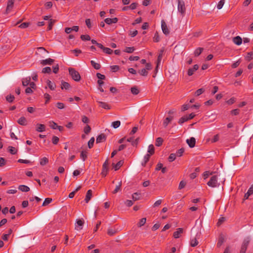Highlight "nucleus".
I'll use <instances>...</instances> for the list:
<instances>
[{
    "instance_id": "obj_52",
    "label": "nucleus",
    "mask_w": 253,
    "mask_h": 253,
    "mask_svg": "<svg viewBox=\"0 0 253 253\" xmlns=\"http://www.w3.org/2000/svg\"><path fill=\"white\" fill-rule=\"evenodd\" d=\"M103 51L108 54H111L113 52V50L111 49L105 47H104Z\"/></svg>"
},
{
    "instance_id": "obj_33",
    "label": "nucleus",
    "mask_w": 253,
    "mask_h": 253,
    "mask_svg": "<svg viewBox=\"0 0 253 253\" xmlns=\"http://www.w3.org/2000/svg\"><path fill=\"white\" fill-rule=\"evenodd\" d=\"M122 186V181H120L118 185L116 186L115 189L112 192L113 194H116L121 190Z\"/></svg>"
},
{
    "instance_id": "obj_15",
    "label": "nucleus",
    "mask_w": 253,
    "mask_h": 253,
    "mask_svg": "<svg viewBox=\"0 0 253 253\" xmlns=\"http://www.w3.org/2000/svg\"><path fill=\"white\" fill-rule=\"evenodd\" d=\"M36 131L38 132H42L45 130V126L43 124H37L36 125Z\"/></svg>"
},
{
    "instance_id": "obj_48",
    "label": "nucleus",
    "mask_w": 253,
    "mask_h": 253,
    "mask_svg": "<svg viewBox=\"0 0 253 253\" xmlns=\"http://www.w3.org/2000/svg\"><path fill=\"white\" fill-rule=\"evenodd\" d=\"M94 140L95 139L93 137H91L90 139L89 140L88 142V147L89 148H91L93 147Z\"/></svg>"
},
{
    "instance_id": "obj_59",
    "label": "nucleus",
    "mask_w": 253,
    "mask_h": 253,
    "mask_svg": "<svg viewBox=\"0 0 253 253\" xmlns=\"http://www.w3.org/2000/svg\"><path fill=\"white\" fill-rule=\"evenodd\" d=\"M49 123H50L49 126L52 129H55L58 127L57 124L53 121L50 122Z\"/></svg>"
},
{
    "instance_id": "obj_27",
    "label": "nucleus",
    "mask_w": 253,
    "mask_h": 253,
    "mask_svg": "<svg viewBox=\"0 0 253 253\" xmlns=\"http://www.w3.org/2000/svg\"><path fill=\"white\" fill-rule=\"evenodd\" d=\"M49 160L48 158L43 157L40 160V165L42 166H44L48 163Z\"/></svg>"
},
{
    "instance_id": "obj_47",
    "label": "nucleus",
    "mask_w": 253,
    "mask_h": 253,
    "mask_svg": "<svg viewBox=\"0 0 253 253\" xmlns=\"http://www.w3.org/2000/svg\"><path fill=\"white\" fill-rule=\"evenodd\" d=\"M205 91V89L203 88L198 89L195 92V95L196 96H198L201 94H202Z\"/></svg>"
},
{
    "instance_id": "obj_46",
    "label": "nucleus",
    "mask_w": 253,
    "mask_h": 253,
    "mask_svg": "<svg viewBox=\"0 0 253 253\" xmlns=\"http://www.w3.org/2000/svg\"><path fill=\"white\" fill-rule=\"evenodd\" d=\"M42 73H48L50 74L51 72V68L49 67H46L42 69Z\"/></svg>"
},
{
    "instance_id": "obj_49",
    "label": "nucleus",
    "mask_w": 253,
    "mask_h": 253,
    "mask_svg": "<svg viewBox=\"0 0 253 253\" xmlns=\"http://www.w3.org/2000/svg\"><path fill=\"white\" fill-rule=\"evenodd\" d=\"M81 39L83 41L90 40V37L88 35H82L81 36Z\"/></svg>"
},
{
    "instance_id": "obj_20",
    "label": "nucleus",
    "mask_w": 253,
    "mask_h": 253,
    "mask_svg": "<svg viewBox=\"0 0 253 253\" xmlns=\"http://www.w3.org/2000/svg\"><path fill=\"white\" fill-rule=\"evenodd\" d=\"M46 83L47 84L48 87L50 88L51 90H55L56 88V85L54 83L51 82V81L47 80L46 81Z\"/></svg>"
},
{
    "instance_id": "obj_38",
    "label": "nucleus",
    "mask_w": 253,
    "mask_h": 253,
    "mask_svg": "<svg viewBox=\"0 0 253 253\" xmlns=\"http://www.w3.org/2000/svg\"><path fill=\"white\" fill-rule=\"evenodd\" d=\"M135 50V48L134 47H126L125 49L124 50V52L131 53H132Z\"/></svg>"
},
{
    "instance_id": "obj_9",
    "label": "nucleus",
    "mask_w": 253,
    "mask_h": 253,
    "mask_svg": "<svg viewBox=\"0 0 253 253\" xmlns=\"http://www.w3.org/2000/svg\"><path fill=\"white\" fill-rule=\"evenodd\" d=\"M106 140V136L104 133H101L99 135L96 139V142L97 143H101L105 141Z\"/></svg>"
},
{
    "instance_id": "obj_4",
    "label": "nucleus",
    "mask_w": 253,
    "mask_h": 253,
    "mask_svg": "<svg viewBox=\"0 0 253 253\" xmlns=\"http://www.w3.org/2000/svg\"><path fill=\"white\" fill-rule=\"evenodd\" d=\"M249 243L250 240L248 238L244 239L241 246L240 253H246Z\"/></svg>"
},
{
    "instance_id": "obj_5",
    "label": "nucleus",
    "mask_w": 253,
    "mask_h": 253,
    "mask_svg": "<svg viewBox=\"0 0 253 253\" xmlns=\"http://www.w3.org/2000/svg\"><path fill=\"white\" fill-rule=\"evenodd\" d=\"M84 224V220L83 218L77 219L75 226V230L78 231L82 230Z\"/></svg>"
},
{
    "instance_id": "obj_62",
    "label": "nucleus",
    "mask_w": 253,
    "mask_h": 253,
    "mask_svg": "<svg viewBox=\"0 0 253 253\" xmlns=\"http://www.w3.org/2000/svg\"><path fill=\"white\" fill-rule=\"evenodd\" d=\"M29 24H30V23L28 22H24V23H22V24H21L19 26V27L20 28H22V29H25V28L28 27V26L29 25Z\"/></svg>"
},
{
    "instance_id": "obj_25",
    "label": "nucleus",
    "mask_w": 253,
    "mask_h": 253,
    "mask_svg": "<svg viewBox=\"0 0 253 253\" xmlns=\"http://www.w3.org/2000/svg\"><path fill=\"white\" fill-rule=\"evenodd\" d=\"M199 242L197 239L196 237L190 240V245L192 247H195L197 246Z\"/></svg>"
},
{
    "instance_id": "obj_51",
    "label": "nucleus",
    "mask_w": 253,
    "mask_h": 253,
    "mask_svg": "<svg viewBox=\"0 0 253 253\" xmlns=\"http://www.w3.org/2000/svg\"><path fill=\"white\" fill-rule=\"evenodd\" d=\"M176 154L171 153L170 154L168 158L169 161L170 162H173L176 158Z\"/></svg>"
},
{
    "instance_id": "obj_45",
    "label": "nucleus",
    "mask_w": 253,
    "mask_h": 253,
    "mask_svg": "<svg viewBox=\"0 0 253 253\" xmlns=\"http://www.w3.org/2000/svg\"><path fill=\"white\" fill-rule=\"evenodd\" d=\"M120 125H121V122L120 121H116L113 122L112 123V126L114 128H117L119 127L120 126Z\"/></svg>"
},
{
    "instance_id": "obj_12",
    "label": "nucleus",
    "mask_w": 253,
    "mask_h": 253,
    "mask_svg": "<svg viewBox=\"0 0 253 253\" xmlns=\"http://www.w3.org/2000/svg\"><path fill=\"white\" fill-rule=\"evenodd\" d=\"M54 61V59L49 58L48 59L41 60V64L42 65H51Z\"/></svg>"
},
{
    "instance_id": "obj_35",
    "label": "nucleus",
    "mask_w": 253,
    "mask_h": 253,
    "mask_svg": "<svg viewBox=\"0 0 253 253\" xmlns=\"http://www.w3.org/2000/svg\"><path fill=\"white\" fill-rule=\"evenodd\" d=\"M141 76L146 77L148 74V71L145 69L143 68L141 70H139L138 72Z\"/></svg>"
},
{
    "instance_id": "obj_1",
    "label": "nucleus",
    "mask_w": 253,
    "mask_h": 253,
    "mask_svg": "<svg viewBox=\"0 0 253 253\" xmlns=\"http://www.w3.org/2000/svg\"><path fill=\"white\" fill-rule=\"evenodd\" d=\"M68 70L69 74L73 80L76 82H79L81 80V77L78 71L73 68H69Z\"/></svg>"
},
{
    "instance_id": "obj_18",
    "label": "nucleus",
    "mask_w": 253,
    "mask_h": 253,
    "mask_svg": "<svg viewBox=\"0 0 253 253\" xmlns=\"http://www.w3.org/2000/svg\"><path fill=\"white\" fill-rule=\"evenodd\" d=\"M233 42L236 44L239 45L241 44L242 42V39L240 36H236L233 38Z\"/></svg>"
},
{
    "instance_id": "obj_36",
    "label": "nucleus",
    "mask_w": 253,
    "mask_h": 253,
    "mask_svg": "<svg viewBox=\"0 0 253 253\" xmlns=\"http://www.w3.org/2000/svg\"><path fill=\"white\" fill-rule=\"evenodd\" d=\"M131 92L134 95H137L139 93V90L136 86H133L131 88Z\"/></svg>"
},
{
    "instance_id": "obj_57",
    "label": "nucleus",
    "mask_w": 253,
    "mask_h": 253,
    "mask_svg": "<svg viewBox=\"0 0 253 253\" xmlns=\"http://www.w3.org/2000/svg\"><path fill=\"white\" fill-rule=\"evenodd\" d=\"M153 40H154V42H159L160 41V37H159L158 32H156L155 33V35H154V36L153 38Z\"/></svg>"
},
{
    "instance_id": "obj_61",
    "label": "nucleus",
    "mask_w": 253,
    "mask_h": 253,
    "mask_svg": "<svg viewBox=\"0 0 253 253\" xmlns=\"http://www.w3.org/2000/svg\"><path fill=\"white\" fill-rule=\"evenodd\" d=\"M6 163V161L5 159L2 157L0 158V167H2L5 165Z\"/></svg>"
},
{
    "instance_id": "obj_19",
    "label": "nucleus",
    "mask_w": 253,
    "mask_h": 253,
    "mask_svg": "<svg viewBox=\"0 0 253 253\" xmlns=\"http://www.w3.org/2000/svg\"><path fill=\"white\" fill-rule=\"evenodd\" d=\"M123 164H124V161L122 160H121V161H119L116 164L113 163L112 165H113V168L115 169V170H117L123 165Z\"/></svg>"
},
{
    "instance_id": "obj_58",
    "label": "nucleus",
    "mask_w": 253,
    "mask_h": 253,
    "mask_svg": "<svg viewBox=\"0 0 253 253\" xmlns=\"http://www.w3.org/2000/svg\"><path fill=\"white\" fill-rule=\"evenodd\" d=\"M224 2H225V0H220L218 4H217V8L218 9H220L221 8H222V6H223L224 4Z\"/></svg>"
},
{
    "instance_id": "obj_41",
    "label": "nucleus",
    "mask_w": 253,
    "mask_h": 253,
    "mask_svg": "<svg viewBox=\"0 0 253 253\" xmlns=\"http://www.w3.org/2000/svg\"><path fill=\"white\" fill-rule=\"evenodd\" d=\"M146 222V218H141L138 223L137 224V226L139 227H140L142 226H143Z\"/></svg>"
},
{
    "instance_id": "obj_17",
    "label": "nucleus",
    "mask_w": 253,
    "mask_h": 253,
    "mask_svg": "<svg viewBox=\"0 0 253 253\" xmlns=\"http://www.w3.org/2000/svg\"><path fill=\"white\" fill-rule=\"evenodd\" d=\"M17 123L22 126H26L27 124V121L25 117H21L17 121Z\"/></svg>"
},
{
    "instance_id": "obj_10",
    "label": "nucleus",
    "mask_w": 253,
    "mask_h": 253,
    "mask_svg": "<svg viewBox=\"0 0 253 253\" xmlns=\"http://www.w3.org/2000/svg\"><path fill=\"white\" fill-rule=\"evenodd\" d=\"M186 143L190 148H193L195 146L196 139L194 137H192L186 140Z\"/></svg>"
},
{
    "instance_id": "obj_8",
    "label": "nucleus",
    "mask_w": 253,
    "mask_h": 253,
    "mask_svg": "<svg viewBox=\"0 0 253 253\" xmlns=\"http://www.w3.org/2000/svg\"><path fill=\"white\" fill-rule=\"evenodd\" d=\"M118 20V18L117 17H114L113 18H107L105 19L104 22L106 24L111 25L112 24L117 23Z\"/></svg>"
},
{
    "instance_id": "obj_22",
    "label": "nucleus",
    "mask_w": 253,
    "mask_h": 253,
    "mask_svg": "<svg viewBox=\"0 0 253 253\" xmlns=\"http://www.w3.org/2000/svg\"><path fill=\"white\" fill-rule=\"evenodd\" d=\"M151 155L147 154L144 156L143 161L142 162L141 165L142 166L145 167L146 163L149 161Z\"/></svg>"
},
{
    "instance_id": "obj_2",
    "label": "nucleus",
    "mask_w": 253,
    "mask_h": 253,
    "mask_svg": "<svg viewBox=\"0 0 253 253\" xmlns=\"http://www.w3.org/2000/svg\"><path fill=\"white\" fill-rule=\"evenodd\" d=\"M207 184L210 187H216L218 184L217 176L213 175L211 176Z\"/></svg>"
},
{
    "instance_id": "obj_44",
    "label": "nucleus",
    "mask_w": 253,
    "mask_h": 253,
    "mask_svg": "<svg viewBox=\"0 0 253 253\" xmlns=\"http://www.w3.org/2000/svg\"><path fill=\"white\" fill-rule=\"evenodd\" d=\"M8 151L10 154H11L12 155H14L17 153V151L14 147H13L12 146H9L8 147Z\"/></svg>"
},
{
    "instance_id": "obj_7",
    "label": "nucleus",
    "mask_w": 253,
    "mask_h": 253,
    "mask_svg": "<svg viewBox=\"0 0 253 253\" xmlns=\"http://www.w3.org/2000/svg\"><path fill=\"white\" fill-rule=\"evenodd\" d=\"M161 26L163 33L166 35H169V31L164 20H162L161 21Z\"/></svg>"
},
{
    "instance_id": "obj_37",
    "label": "nucleus",
    "mask_w": 253,
    "mask_h": 253,
    "mask_svg": "<svg viewBox=\"0 0 253 253\" xmlns=\"http://www.w3.org/2000/svg\"><path fill=\"white\" fill-rule=\"evenodd\" d=\"M203 50V48L202 47H198L194 51V55L195 56H198L201 54Z\"/></svg>"
},
{
    "instance_id": "obj_21",
    "label": "nucleus",
    "mask_w": 253,
    "mask_h": 253,
    "mask_svg": "<svg viewBox=\"0 0 253 253\" xmlns=\"http://www.w3.org/2000/svg\"><path fill=\"white\" fill-rule=\"evenodd\" d=\"M92 196V190H88L87 191V193L86 194L85 198V201L86 203H87L89 200H90Z\"/></svg>"
},
{
    "instance_id": "obj_23",
    "label": "nucleus",
    "mask_w": 253,
    "mask_h": 253,
    "mask_svg": "<svg viewBox=\"0 0 253 253\" xmlns=\"http://www.w3.org/2000/svg\"><path fill=\"white\" fill-rule=\"evenodd\" d=\"M141 194L140 193L136 192L132 194V198L133 201H136L140 199Z\"/></svg>"
},
{
    "instance_id": "obj_24",
    "label": "nucleus",
    "mask_w": 253,
    "mask_h": 253,
    "mask_svg": "<svg viewBox=\"0 0 253 253\" xmlns=\"http://www.w3.org/2000/svg\"><path fill=\"white\" fill-rule=\"evenodd\" d=\"M117 230L115 228H109L107 230V234L109 236H113L117 233Z\"/></svg>"
},
{
    "instance_id": "obj_11",
    "label": "nucleus",
    "mask_w": 253,
    "mask_h": 253,
    "mask_svg": "<svg viewBox=\"0 0 253 253\" xmlns=\"http://www.w3.org/2000/svg\"><path fill=\"white\" fill-rule=\"evenodd\" d=\"M199 68V66L197 64L194 65L193 68H189L187 72V74L189 76L193 75L194 72L197 71Z\"/></svg>"
},
{
    "instance_id": "obj_55",
    "label": "nucleus",
    "mask_w": 253,
    "mask_h": 253,
    "mask_svg": "<svg viewBox=\"0 0 253 253\" xmlns=\"http://www.w3.org/2000/svg\"><path fill=\"white\" fill-rule=\"evenodd\" d=\"M91 130V127H90V126L88 125H87L84 128V132L87 134H88L90 131Z\"/></svg>"
},
{
    "instance_id": "obj_53",
    "label": "nucleus",
    "mask_w": 253,
    "mask_h": 253,
    "mask_svg": "<svg viewBox=\"0 0 253 253\" xmlns=\"http://www.w3.org/2000/svg\"><path fill=\"white\" fill-rule=\"evenodd\" d=\"M184 152V149L183 148H181L176 151V153L175 154L176 156H177L178 157H180L182 155Z\"/></svg>"
},
{
    "instance_id": "obj_16",
    "label": "nucleus",
    "mask_w": 253,
    "mask_h": 253,
    "mask_svg": "<svg viewBox=\"0 0 253 253\" xmlns=\"http://www.w3.org/2000/svg\"><path fill=\"white\" fill-rule=\"evenodd\" d=\"M173 116L167 117L163 121V125L165 127H167L169 124L173 120Z\"/></svg>"
},
{
    "instance_id": "obj_32",
    "label": "nucleus",
    "mask_w": 253,
    "mask_h": 253,
    "mask_svg": "<svg viewBox=\"0 0 253 253\" xmlns=\"http://www.w3.org/2000/svg\"><path fill=\"white\" fill-rule=\"evenodd\" d=\"M188 121V119H187V115L184 116H183L182 117H181V118L179 119V120L178 121V124L181 125L184 122H187Z\"/></svg>"
},
{
    "instance_id": "obj_50",
    "label": "nucleus",
    "mask_w": 253,
    "mask_h": 253,
    "mask_svg": "<svg viewBox=\"0 0 253 253\" xmlns=\"http://www.w3.org/2000/svg\"><path fill=\"white\" fill-rule=\"evenodd\" d=\"M108 170V168H102V172L101 174L103 177H105L107 175Z\"/></svg>"
},
{
    "instance_id": "obj_56",
    "label": "nucleus",
    "mask_w": 253,
    "mask_h": 253,
    "mask_svg": "<svg viewBox=\"0 0 253 253\" xmlns=\"http://www.w3.org/2000/svg\"><path fill=\"white\" fill-rule=\"evenodd\" d=\"M59 139L57 136H53L52 138V142L53 144L56 145L59 142Z\"/></svg>"
},
{
    "instance_id": "obj_28",
    "label": "nucleus",
    "mask_w": 253,
    "mask_h": 253,
    "mask_svg": "<svg viewBox=\"0 0 253 253\" xmlns=\"http://www.w3.org/2000/svg\"><path fill=\"white\" fill-rule=\"evenodd\" d=\"M70 87V85L68 83L64 82V81H62L61 82V88L62 89L65 88V89H68Z\"/></svg>"
},
{
    "instance_id": "obj_3",
    "label": "nucleus",
    "mask_w": 253,
    "mask_h": 253,
    "mask_svg": "<svg viewBox=\"0 0 253 253\" xmlns=\"http://www.w3.org/2000/svg\"><path fill=\"white\" fill-rule=\"evenodd\" d=\"M178 1V11L183 14L185 12L186 8L185 6V3L183 1L181 0H177Z\"/></svg>"
},
{
    "instance_id": "obj_60",
    "label": "nucleus",
    "mask_w": 253,
    "mask_h": 253,
    "mask_svg": "<svg viewBox=\"0 0 253 253\" xmlns=\"http://www.w3.org/2000/svg\"><path fill=\"white\" fill-rule=\"evenodd\" d=\"M53 72L55 74H57L59 71V65L58 64L54 65L52 67Z\"/></svg>"
},
{
    "instance_id": "obj_14",
    "label": "nucleus",
    "mask_w": 253,
    "mask_h": 253,
    "mask_svg": "<svg viewBox=\"0 0 253 253\" xmlns=\"http://www.w3.org/2000/svg\"><path fill=\"white\" fill-rule=\"evenodd\" d=\"M97 102L99 103V106L101 108L107 110H110L111 109L110 106L106 102L99 101L98 100Z\"/></svg>"
},
{
    "instance_id": "obj_64",
    "label": "nucleus",
    "mask_w": 253,
    "mask_h": 253,
    "mask_svg": "<svg viewBox=\"0 0 253 253\" xmlns=\"http://www.w3.org/2000/svg\"><path fill=\"white\" fill-rule=\"evenodd\" d=\"M56 106L58 109H62L64 108V107H65L64 104L61 102H57L56 103Z\"/></svg>"
},
{
    "instance_id": "obj_39",
    "label": "nucleus",
    "mask_w": 253,
    "mask_h": 253,
    "mask_svg": "<svg viewBox=\"0 0 253 253\" xmlns=\"http://www.w3.org/2000/svg\"><path fill=\"white\" fill-rule=\"evenodd\" d=\"M253 58V52H248L247 56L245 57V59L248 61H250Z\"/></svg>"
},
{
    "instance_id": "obj_40",
    "label": "nucleus",
    "mask_w": 253,
    "mask_h": 253,
    "mask_svg": "<svg viewBox=\"0 0 253 253\" xmlns=\"http://www.w3.org/2000/svg\"><path fill=\"white\" fill-rule=\"evenodd\" d=\"M14 98L15 97L14 95L11 94L8 95L6 97V101L9 103H12L13 101Z\"/></svg>"
},
{
    "instance_id": "obj_43",
    "label": "nucleus",
    "mask_w": 253,
    "mask_h": 253,
    "mask_svg": "<svg viewBox=\"0 0 253 253\" xmlns=\"http://www.w3.org/2000/svg\"><path fill=\"white\" fill-rule=\"evenodd\" d=\"M52 199L49 198H45L44 202L42 203V206H46L52 202Z\"/></svg>"
},
{
    "instance_id": "obj_42",
    "label": "nucleus",
    "mask_w": 253,
    "mask_h": 253,
    "mask_svg": "<svg viewBox=\"0 0 253 253\" xmlns=\"http://www.w3.org/2000/svg\"><path fill=\"white\" fill-rule=\"evenodd\" d=\"M86 153H87L86 151H82L81 152L80 157H81V158L83 160V161H85L87 158Z\"/></svg>"
},
{
    "instance_id": "obj_31",
    "label": "nucleus",
    "mask_w": 253,
    "mask_h": 253,
    "mask_svg": "<svg viewBox=\"0 0 253 253\" xmlns=\"http://www.w3.org/2000/svg\"><path fill=\"white\" fill-rule=\"evenodd\" d=\"M90 63L91 65L93 67V68L96 70H98L101 67V66L99 63H96L95 61L93 60H91L90 61Z\"/></svg>"
},
{
    "instance_id": "obj_34",
    "label": "nucleus",
    "mask_w": 253,
    "mask_h": 253,
    "mask_svg": "<svg viewBox=\"0 0 253 253\" xmlns=\"http://www.w3.org/2000/svg\"><path fill=\"white\" fill-rule=\"evenodd\" d=\"M163 142V139L161 137H158L156 140L155 145L157 146H161Z\"/></svg>"
},
{
    "instance_id": "obj_13",
    "label": "nucleus",
    "mask_w": 253,
    "mask_h": 253,
    "mask_svg": "<svg viewBox=\"0 0 253 253\" xmlns=\"http://www.w3.org/2000/svg\"><path fill=\"white\" fill-rule=\"evenodd\" d=\"M183 229L182 228H178L176 231L173 233V236L174 238H178L180 237V234L183 233Z\"/></svg>"
},
{
    "instance_id": "obj_29",
    "label": "nucleus",
    "mask_w": 253,
    "mask_h": 253,
    "mask_svg": "<svg viewBox=\"0 0 253 253\" xmlns=\"http://www.w3.org/2000/svg\"><path fill=\"white\" fill-rule=\"evenodd\" d=\"M148 152L149 153V154H150V155H152L154 154L155 148L153 145L150 144L148 146Z\"/></svg>"
},
{
    "instance_id": "obj_6",
    "label": "nucleus",
    "mask_w": 253,
    "mask_h": 253,
    "mask_svg": "<svg viewBox=\"0 0 253 253\" xmlns=\"http://www.w3.org/2000/svg\"><path fill=\"white\" fill-rule=\"evenodd\" d=\"M15 0H8L7 2L5 14H8L11 11L14 3Z\"/></svg>"
},
{
    "instance_id": "obj_26",
    "label": "nucleus",
    "mask_w": 253,
    "mask_h": 253,
    "mask_svg": "<svg viewBox=\"0 0 253 253\" xmlns=\"http://www.w3.org/2000/svg\"><path fill=\"white\" fill-rule=\"evenodd\" d=\"M18 189L22 192H28L30 190V188L28 186L24 185H20Z\"/></svg>"
},
{
    "instance_id": "obj_30",
    "label": "nucleus",
    "mask_w": 253,
    "mask_h": 253,
    "mask_svg": "<svg viewBox=\"0 0 253 253\" xmlns=\"http://www.w3.org/2000/svg\"><path fill=\"white\" fill-rule=\"evenodd\" d=\"M31 81V78L30 77L26 78L25 79H24L22 81V84L23 86H27L28 84H29L30 82Z\"/></svg>"
},
{
    "instance_id": "obj_54",
    "label": "nucleus",
    "mask_w": 253,
    "mask_h": 253,
    "mask_svg": "<svg viewBox=\"0 0 253 253\" xmlns=\"http://www.w3.org/2000/svg\"><path fill=\"white\" fill-rule=\"evenodd\" d=\"M224 242V239L223 237H220L218 242L217 243V246L220 247Z\"/></svg>"
},
{
    "instance_id": "obj_63",
    "label": "nucleus",
    "mask_w": 253,
    "mask_h": 253,
    "mask_svg": "<svg viewBox=\"0 0 253 253\" xmlns=\"http://www.w3.org/2000/svg\"><path fill=\"white\" fill-rule=\"evenodd\" d=\"M112 71L114 72H116L119 70V66L118 65H113L110 67Z\"/></svg>"
}]
</instances>
